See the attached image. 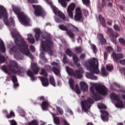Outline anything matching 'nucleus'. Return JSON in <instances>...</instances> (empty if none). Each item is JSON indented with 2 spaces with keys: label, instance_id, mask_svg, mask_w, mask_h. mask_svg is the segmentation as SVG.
<instances>
[{
  "label": "nucleus",
  "instance_id": "nucleus-1",
  "mask_svg": "<svg viewBox=\"0 0 125 125\" xmlns=\"http://www.w3.org/2000/svg\"><path fill=\"white\" fill-rule=\"evenodd\" d=\"M11 34L13 38L15 39V42L16 44V47H14L13 48H11L9 50L10 53L11 54L12 52H15V58L16 59H19V58L17 57L16 54L21 52L24 55L28 56L31 59H34V56H32V54L30 52L29 48H28V45L25 42L24 39L21 37V40L18 39L20 38V35L16 29H10Z\"/></svg>",
  "mask_w": 125,
  "mask_h": 125
},
{
  "label": "nucleus",
  "instance_id": "nucleus-2",
  "mask_svg": "<svg viewBox=\"0 0 125 125\" xmlns=\"http://www.w3.org/2000/svg\"><path fill=\"white\" fill-rule=\"evenodd\" d=\"M91 85L90 87V95L95 101L100 100L99 96L97 95V92L102 95H106L108 89L104 85L101 84H96L94 83H90Z\"/></svg>",
  "mask_w": 125,
  "mask_h": 125
},
{
  "label": "nucleus",
  "instance_id": "nucleus-3",
  "mask_svg": "<svg viewBox=\"0 0 125 125\" xmlns=\"http://www.w3.org/2000/svg\"><path fill=\"white\" fill-rule=\"evenodd\" d=\"M13 10L15 14L17 15L18 18L21 24L24 26H31V20L27 17L24 13L20 11V9L14 6H12Z\"/></svg>",
  "mask_w": 125,
  "mask_h": 125
},
{
  "label": "nucleus",
  "instance_id": "nucleus-4",
  "mask_svg": "<svg viewBox=\"0 0 125 125\" xmlns=\"http://www.w3.org/2000/svg\"><path fill=\"white\" fill-rule=\"evenodd\" d=\"M46 2H47V4H49V5H50L51 8L52 9V10L55 14V15H58V16L61 19H59L58 18H55V20L57 23H61L63 21H69V18H66L65 16V15L62 13L61 11L58 10V9L56 8L55 6H54L52 4V2L50 0H44Z\"/></svg>",
  "mask_w": 125,
  "mask_h": 125
},
{
  "label": "nucleus",
  "instance_id": "nucleus-5",
  "mask_svg": "<svg viewBox=\"0 0 125 125\" xmlns=\"http://www.w3.org/2000/svg\"><path fill=\"white\" fill-rule=\"evenodd\" d=\"M84 65L87 70H89L93 74H99L100 73L98 68V60L95 58H93L92 60H89L87 62H85Z\"/></svg>",
  "mask_w": 125,
  "mask_h": 125
},
{
  "label": "nucleus",
  "instance_id": "nucleus-6",
  "mask_svg": "<svg viewBox=\"0 0 125 125\" xmlns=\"http://www.w3.org/2000/svg\"><path fill=\"white\" fill-rule=\"evenodd\" d=\"M52 47H53V43L51 41V38L43 39L41 44V48L43 51L48 52L50 55H54L56 52L52 50Z\"/></svg>",
  "mask_w": 125,
  "mask_h": 125
},
{
  "label": "nucleus",
  "instance_id": "nucleus-7",
  "mask_svg": "<svg viewBox=\"0 0 125 125\" xmlns=\"http://www.w3.org/2000/svg\"><path fill=\"white\" fill-rule=\"evenodd\" d=\"M1 69L5 73L11 72L13 74H18L19 75L21 73V67L18 66V63L14 61H10L8 68L6 66L3 65Z\"/></svg>",
  "mask_w": 125,
  "mask_h": 125
},
{
  "label": "nucleus",
  "instance_id": "nucleus-8",
  "mask_svg": "<svg viewBox=\"0 0 125 125\" xmlns=\"http://www.w3.org/2000/svg\"><path fill=\"white\" fill-rule=\"evenodd\" d=\"M4 17V22L6 26L11 27L14 26V21L12 18H11L9 21H6L7 19V12L6 9L3 6L0 5V19Z\"/></svg>",
  "mask_w": 125,
  "mask_h": 125
},
{
  "label": "nucleus",
  "instance_id": "nucleus-9",
  "mask_svg": "<svg viewBox=\"0 0 125 125\" xmlns=\"http://www.w3.org/2000/svg\"><path fill=\"white\" fill-rule=\"evenodd\" d=\"M66 71L69 76H74L75 78H77V79H81V78L83 77V68H80V70H76L74 73L73 69L66 66Z\"/></svg>",
  "mask_w": 125,
  "mask_h": 125
},
{
  "label": "nucleus",
  "instance_id": "nucleus-10",
  "mask_svg": "<svg viewBox=\"0 0 125 125\" xmlns=\"http://www.w3.org/2000/svg\"><path fill=\"white\" fill-rule=\"evenodd\" d=\"M122 97L125 100V95H123ZM110 98L111 100H115L117 103L115 104V107L117 108H125V103L123 104L122 101L120 99L119 96L117 95L115 93H112L110 95Z\"/></svg>",
  "mask_w": 125,
  "mask_h": 125
},
{
  "label": "nucleus",
  "instance_id": "nucleus-11",
  "mask_svg": "<svg viewBox=\"0 0 125 125\" xmlns=\"http://www.w3.org/2000/svg\"><path fill=\"white\" fill-rule=\"evenodd\" d=\"M65 52L66 54L70 57H72V56L73 61L77 67H80V66H81V64L79 63L80 60L76 54L73 53L70 49H67Z\"/></svg>",
  "mask_w": 125,
  "mask_h": 125
},
{
  "label": "nucleus",
  "instance_id": "nucleus-12",
  "mask_svg": "<svg viewBox=\"0 0 125 125\" xmlns=\"http://www.w3.org/2000/svg\"><path fill=\"white\" fill-rule=\"evenodd\" d=\"M41 71H42L40 74L45 76L44 77H40V80L42 83V85L43 86H48V84H49V83H48V80L46 78V77H47V72H46L45 69L43 68H42Z\"/></svg>",
  "mask_w": 125,
  "mask_h": 125
},
{
  "label": "nucleus",
  "instance_id": "nucleus-13",
  "mask_svg": "<svg viewBox=\"0 0 125 125\" xmlns=\"http://www.w3.org/2000/svg\"><path fill=\"white\" fill-rule=\"evenodd\" d=\"M93 104V100L89 98L86 101L82 102V110L84 112H87V110L90 108V104Z\"/></svg>",
  "mask_w": 125,
  "mask_h": 125
},
{
  "label": "nucleus",
  "instance_id": "nucleus-14",
  "mask_svg": "<svg viewBox=\"0 0 125 125\" xmlns=\"http://www.w3.org/2000/svg\"><path fill=\"white\" fill-rule=\"evenodd\" d=\"M33 8L35 9L34 14L36 16H42L43 17L46 13L42 10V8L40 5H32Z\"/></svg>",
  "mask_w": 125,
  "mask_h": 125
},
{
  "label": "nucleus",
  "instance_id": "nucleus-15",
  "mask_svg": "<svg viewBox=\"0 0 125 125\" xmlns=\"http://www.w3.org/2000/svg\"><path fill=\"white\" fill-rule=\"evenodd\" d=\"M83 19V13L81 8H76L75 9V14L74 15V20L75 21H80Z\"/></svg>",
  "mask_w": 125,
  "mask_h": 125
},
{
  "label": "nucleus",
  "instance_id": "nucleus-16",
  "mask_svg": "<svg viewBox=\"0 0 125 125\" xmlns=\"http://www.w3.org/2000/svg\"><path fill=\"white\" fill-rule=\"evenodd\" d=\"M69 85L73 90H75L77 94H81V89L79 88V85L76 84L75 86H74V80L72 79H69Z\"/></svg>",
  "mask_w": 125,
  "mask_h": 125
},
{
  "label": "nucleus",
  "instance_id": "nucleus-17",
  "mask_svg": "<svg viewBox=\"0 0 125 125\" xmlns=\"http://www.w3.org/2000/svg\"><path fill=\"white\" fill-rule=\"evenodd\" d=\"M75 7H76V5L74 3H71L67 7V13L68 16L71 19H74L73 11H74Z\"/></svg>",
  "mask_w": 125,
  "mask_h": 125
},
{
  "label": "nucleus",
  "instance_id": "nucleus-18",
  "mask_svg": "<svg viewBox=\"0 0 125 125\" xmlns=\"http://www.w3.org/2000/svg\"><path fill=\"white\" fill-rule=\"evenodd\" d=\"M52 66H53V71L55 75H59L60 74V65L59 63L56 62H53L51 63Z\"/></svg>",
  "mask_w": 125,
  "mask_h": 125
},
{
  "label": "nucleus",
  "instance_id": "nucleus-19",
  "mask_svg": "<svg viewBox=\"0 0 125 125\" xmlns=\"http://www.w3.org/2000/svg\"><path fill=\"white\" fill-rule=\"evenodd\" d=\"M111 57L113 59L114 62L118 63L120 59L124 58V55L121 54H117L113 52L111 55Z\"/></svg>",
  "mask_w": 125,
  "mask_h": 125
},
{
  "label": "nucleus",
  "instance_id": "nucleus-20",
  "mask_svg": "<svg viewBox=\"0 0 125 125\" xmlns=\"http://www.w3.org/2000/svg\"><path fill=\"white\" fill-rule=\"evenodd\" d=\"M101 113H102L101 119L104 122H107L108 121V117H109V114L106 110H101Z\"/></svg>",
  "mask_w": 125,
  "mask_h": 125
},
{
  "label": "nucleus",
  "instance_id": "nucleus-21",
  "mask_svg": "<svg viewBox=\"0 0 125 125\" xmlns=\"http://www.w3.org/2000/svg\"><path fill=\"white\" fill-rule=\"evenodd\" d=\"M80 85L81 90H83V91H87L88 89V86L86 83L84 82H82L80 83Z\"/></svg>",
  "mask_w": 125,
  "mask_h": 125
},
{
  "label": "nucleus",
  "instance_id": "nucleus-22",
  "mask_svg": "<svg viewBox=\"0 0 125 125\" xmlns=\"http://www.w3.org/2000/svg\"><path fill=\"white\" fill-rule=\"evenodd\" d=\"M34 31L36 33L35 39L36 41H39V40H40V36L42 34L41 30L39 28H35Z\"/></svg>",
  "mask_w": 125,
  "mask_h": 125
},
{
  "label": "nucleus",
  "instance_id": "nucleus-23",
  "mask_svg": "<svg viewBox=\"0 0 125 125\" xmlns=\"http://www.w3.org/2000/svg\"><path fill=\"white\" fill-rule=\"evenodd\" d=\"M98 40H99L100 42L102 44H104V43H106V40L103 37V35L102 34H99L98 35Z\"/></svg>",
  "mask_w": 125,
  "mask_h": 125
},
{
  "label": "nucleus",
  "instance_id": "nucleus-24",
  "mask_svg": "<svg viewBox=\"0 0 125 125\" xmlns=\"http://www.w3.org/2000/svg\"><path fill=\"white\" fill-rule=\"evenodd\" d=\"M48 106H49V104L47 101H44L42 103V104L41 105V107L44 111H45V110H47V108H48Z\"/></svg>",
  "mask_w": 125,
  "mask_h": 125
},
{
  "label": "nucleus",
  "instance_id": "nucleus-25",
  "mask_svg": "<svg viewBox=\"0 0 125 125\" xmlns=\"http://www.w3.org/2000/svg\"><path fill=\"white\" fill-rule=\"evenodd\" d=\"M31 67L33 71L34 74H38L39 73V70H40V68L39 67L37 66L36 64L32 63L31 64Z\"/></svg>",
  "mask_w": 125,
  "mask_h": 125
},
{
  "label": "nucleus",
  "instance_id": "nucleus-26",
  "mask_svg": "<svg viewBox=\"0 0 125 125\" xmlns=\"http://www.w3.org/2000/svg\"><path fill=\"white\" fill-rule=\"evenodd\" d=\"M26 74L28 77H30L31 78L32 81H35L37 80V78L35 77H34V73L31 71V70H29L26 72Z\"/></svg>",
  "mask_w": 125,
  "mask_h": 125
},
{
  "label": "nucleus",
  "instance_id": "nucleus-27",
  "mask_svg": "<svg viewBox=\"0 0 125 125\" xmlns=\"http://www.w3.org/2000/svg\"><path fill=\"white\" fill-rule=\"evenodd\" d=\"M86 77L87 79H90L91 80H97V77L96 76H94L93 74L88 72L86 73Z\"/></svg>",
  "mask_w": 125,
  "mask_h": 125
},
{
  "label": "nucleus",
  "instance_id": "nucleus-28",
  "mask_svg": "<svg viewBox=\"0 0 125 125\" xmlns=\"http://www.w3.org/2000/svg\"><path fill=\"white\" fill-rule=\"evenodd\" d=\"M52 115L53 117V121L55 125H59L60 123V120H59V118L55 117V114L52 113Z\"/></svg>",
  "mask_w": 125,
  "mask_h": 125
},
{
  "label": "nucleus",
  "instance_id": "nucleus-29",
  "mask_svg": "<svg viewBox=\"0 0 125 125\" xmlns=\"http://www.w3.org/2000/svg\"><path fill=\"white\" fill-rule=\"evenodd\" d=\"M12 80L13 83H14V87L15 88H16L17 86H18L19 85L18 83H17V78H16V76H13L12 77Z\"/></svg>",
  "mask_w": 125,
  "mask_h": 125
},
{
  "label": "nucleus",
  "instance_id": "nucleus-30",
  "mask_svg": "<svg viewBox=\"0 0 125 125\" xmlns=\"http://www.w3.org/2000/svg\"><path fill=\"white\" fill-rule=\"evenodd\" d=\"M58 1L59 3H61L62 7H66L67 3H66V1H70V0H58Z\"/></svg>",
  "mask_w": 125,
  "mask_h": 125
},
{
  "label": "nucleus",
  "instance_id": "nucleus-31",
  "mask_svg": "<svg viewBox=\"0 0 125 125\" xmlns=\"http://www.w3.org/2000/svg\"><path fill=\"white\" fill-rule=\"evenodd\" d=\"M66 35L69 37V38H71V39H73V38H75V34L73 33V32L71 31L70 30H68L66 32Z\"/></svg>",
  "mask_w": 125,
  "mask_h": 125
},
{
  "label": "nucleus",
  "instance_id": "nucleus-32",
  "mask_svg": "<svg viewBox=\"0 0 125 125\" xmlns=\"http://www.w3.org/2000/svg\"><path fill=\"white\" fill-rule=\"evenodd\" d=\"M0 50L2 51V52H5V48H4V44H3V42L0 40Z\"/></svg>",
  "mask_w": 125,
  "mask_h": 125
},
{
  "label": "nucleus",
  "instance_id": "nucleus-33",
  "mask_svg": "<svg viewBox=\"0 0 125 125\" xmlns=\"http://www.w3.org/2000/svg\"><path fill=\"white\" fill-rule=\"evenodd\" d=\"M49 83L50 84L53 85V86H55V80H54V78H53V76H51L49 78Z\"/></svg>",
  "mask_w": 125,
  "mask_h": 125
},
{
  "label": "nucleus",
  "instance_id": "nucleus-34",
  "mask_svg": "<svg viewBox=\"0 0 125 125\" xmlns=\"http://www.w3.org/2000/svg\"><path fill=\"white\" fill-rule=\"evenodd\" d=\"M59 28L60 29V30H62V31H67L68 30V28H67V26L63 25V24H60L59 25Z\"/></svg>",
  "mask_w": 125,
  "mask_h": 125
},
{
  "label": "nucleus",
  "instance_id": "nucleus-35",
  "mask_svg": "<svg viewBox=\"0 0 125 125\" xmlns=\"http://www.w3.org/2000/svg\"><path fill=\"white\" fill-rule=\"evenodd\" d=\"M99 18L100 21L102 22L103 26L105 27V26H106V24L105 23V20H104V18H103V17L101 15H99Z\"/></svg>",
  "mask_w": 125,
  "mask_h": 125
},
{
  "label": "nucleus",
  "instance_id": "nucleus-36",
  "mask_svg": "<svg viewBox=\"0 0 125 125\" xmlns=\"http://www.w3.org/2000/svg\"><path fill=\"white\" fill-rule=\"evenodd\" d=\"M68 27L70 28L71 29H72V30H74V31H75V32H79V28L78 27L72 25L71 24H69L68 25Z\"/></svg>",
  "mask_w": 125,
  "mask_h": 125
},
{
  "label": "nucleus",
  "instance_id": "nucleus-37",
  "mask_svg": "<svg viewBox=\"0 0 125 125\" xmlns=\"http://www.w3.org/2000/svg\"><path fill=\"white\" fill-rule=\"evenodd\" d=\"M75 52L76 53H81L82 52V50H83V49L82 48V47L79 46L76 47L74 48Z\"/></svg>",
  "mask_w": 125,
  "mask_h": 125
},
{
  "label": "nucleus",
  "instance_id": "nucleus-38",
  "mask_svg": "<svg viewBox=\"0 0 125 125\" xmlns=\"http://www.w3.org/2000/svg\"><path fill=\"white\" fill-rule=\"evenodd\" d=\"M102 75H103L104 77H106V76H108V72H107V71H106L104 68H102Z\"/></svg>",
  "mask_w": 125,
  "mask_h": 125
},
{
  "label": "nucleus",
  "instance_id": "nucleus-39",
  "mask_svg": "<svg viewBox=\"0 0 125 125\" xmlns=\"http://www.w3.org/2000/svg\"><path fill=\"white\" fill-rule=\"evenodd\" d=\"M91 48L93 49V51L94 53H96L97 52V48H96V46L94 44H90Z\"/></svg>",
  "mask_w": 125,
  "mask_h": 125
},
{
  "label": "nucleus",
  "instance_id": "nucleus-40",
  "mask_svg": "<svg viewBox=\"0 0 125 125\" xmlns=\"http://www.w3.org/2000/svg\"><path fill=\"white\" fill-rule=\"evenodd\" d=\"M98 107L99 109H106L107 108V106L103 104H98Z\"/></svg>",
  "mask_w": 125,
  "mask_h": 125
},
{
  "label": "nucleus",
  "instance_id": "nucleus-41",
  "mask_svg": "<svg viewBox=\"0 0 125 125\" xmlns=\"http://www.w3.org/2000/svg\"><path fill=\"white\" fill-rule=\"evenodd\" d=\"M57 110L60 114L61 115H62L63 111V110H62V108H61L59 106H56Z\"/></svg>",
  "mask_w": 125,
  "mask_h": 125
},
{
  "label": "nucleus",
  "instance_id": "nucleus-42",
  "mask_svg": "<svg viewBox=\"0 0 125 125\" xmlns=\"http://www.w3.org/2000/svg\"><path fill=\"white\" fill-rule=\"evenodd\" d=\"M27 40L28 41V42H29L30 43H31V44L35 43V39H34V38H27Z\"/></svg>",
  "mask_w": 125,
  "mask_h": 125
},
{
  "label": "nucleus",
  "instance_id": "nucleus-43",
  "mask_svg": "<svg viewBox=\"0 0 125 125\" xmlns=\"http://www.w3.org/2000/svg\"><path fill=\"white\" fill-rule=\"evenodd\" d=\"M28 125H39L38 122L36 120H33L31 122L29 123Z\"/></svg>",
  "mask_w": 125,
  "mask_h": 125
},
{
  "label": "nucleus",
  "instance_id": "nucleus-44",
  "mask_svg": "<svg viewBox=\"0 0 125 125\" xmlns=\"http://www.w3.org/2000/svg\"><path fill=\"white\" fill-rule=\"evenodd\" d=\"M12 117H15V115L14 114V112L11 111L10 113V115H7V118H8V119H9L10 118H12Z\"/></svg>",
  "mask_w": 125,
  "mask_h": 125
},
{
  "label": "nucleus",
  "instance_id": "nucleus-45",
  "mask_svg": "<svg viewBox=\"0 0 125 125\" xmlns=\"http://www.w3.org/2000/svg\"><path fill=\"white\" fill-rule=\"evenodd\" d=\"M82 1L85 5H88L90 3L89 0H82Z\"/></svg>",
  "mask_w": 125,
  "mask_h": 125
},
{
  "label": "nucleus",
  "instance_id": "nucleus-46",
  "mask_svg": "<svg viewBox=\"0 0 125 125\" xmlns=\"http://www.w3.org/2000/svg\"><path fill=\"white\" fill-rule=\"evenodd\" d=\"M119 42H120V43H122V44H123V45H125V39H123V38H120L119 39Z\"/></svg>",
  "mask_w": 125,
  "mask_h": 125
},
{
  "label": "nucleus",
  "instance_id": "nucleus-47",
  "mask_svg": "<svg viewBox=\"0 0 125 125\" xmlns=\"http://www.w3.org/2000/svg\"><path fill=\"white\" fill-rule=\"evenodd\" d=\"M106 69L107 71H112L113 70V66L112 65H106Z\"/></svg>",
  "mask_w": 125,
  "mask_h": 125
},
{
  "label": "nucleus",
  "instance_id": "nucleus-48",
  "mask_svg": "<svg viewBox=\"0 0 125 125\" xmlns=\"http://www.w3.org/2000/svg\"><path fill=\"white\" fill-rule=\"evenodd\" d=\"M27 1L29 3H38L39 2L38 0H27Z\"/></svg>",
  "mask_w": 125,
  "mask_h": 125
},
{
  "label": "nucleus",
  "instance_id": "nucleus-49",
  "mask_svg": "<svg viewBox=\"0 0 125 125\" xmlns=\"http://www.w3.org/2000/svg\"><path fill=\"white\" fill-rule=\"evenodd\" d=\"M5 61V58L4 56H0V63H3Z\"/></svg>",
  "mask_w": 125,
  "mask_h": 125
},
{
  "label": "nucleus",
  "instance_id": "nucleus-50",
  "mask_svg": "<svg viewBox=\"0 0 125 125\" xmlns=\"http://www.w3.org/2000/svg\"><path fill=\"white\" fill-rule=\"evenodd\" d=\"M113 28L114 29L116 30V31H120V27L119 26V25H117V24H115L113 26Z\"/></svg>",
  "mask_w": 125,
  "mask_h": 125
},
{
  "label": "nucleus",
  "instance_id": "nucleus-51",
  "mask_svg": "<svg viewBox=\"0 0 125 125\" xmlns=\"http://www.w3.org/2000/svg\"><path fill=\"white\" fill-rule=\"evenodd\" d=\"M107 31L108 32V33H110V34H111V35H113L114 32H113V29H112L111 28H108L107 29Z\"/></svg>",
  "mask_w": 125,
  "mask_h": 125
},
{
  "label": "nucleus",
  "instance_id": "nucleus-52",
  "mask_svg": "<svg viewBox=\"0 0 125 125\" xmlns=\"http://www.w3.org/2000/svg\"><path fill=\"white\" fill-rule=\"evenodd\" d=\"M10 123L11 125H16V122L14 120L10 121Z\"/></svg>",
  "mask_w": 125,
  "mask_h": 125
},
{
  "label": "nucleus",
  "instance_id": "nucleus-53",
  "mask_svg": "<svg viewBox=\"0 0 125 125\" xmlns=\"http://www.w3.org/2000/svg\"><path fill=\"white\" fill-rule=\"evenodd\" d=\"M106 50L109 51V52H111L113 50V49L112 48V47L108 46L106 47Z\"/></svg>",
  "mask_w": 125,
  "mask_h": 125
},
{
  "label": "nucleus",
  "instance_id": "nucleus-54",
  "mask_svg": "<svg viewBox=\"0 0 125 125\" xmlns=\"http://www.w3.org/2000/svg\"><path fill=\"white\" fill-rule=\"evenodd\" d=\"M63 63H67V56L66 55L63 56Z\"/></svg>",
  "mask_w": 125,
  "mask_h": 125
},
{
  "label": "nucleus",
  "instance_id": "nucleus-55",
  "mask_svg": "<svg viewBox=\"0 0 125 125\" xmlns=\"http://www.w3.org/2000/svg\"><path fill=\"white\" fill-rule=\"evenodd\" d=\"M41 59H44V54L41 53L40 55Z\"/></svg>",
  "mask_w": 125,
  "mask_h": 125
},
{
  "label": "nucleus",
  "instance_id": "nucleus-56",
  "mask_svg": "<svg viewBox=\"0 0 125 125\" xmlns=\"http://www.w3.org/2000/svg\"><path fill=\"white\" fill-rule=\"evenodd\" d=\"M30 49L32 52H35V47L34 46H30Z\"/></svg>",
  "mask_w": 125,
  "mask_h": 125
},
{
  "label": "nucleus",
  "instance_id": "nucleus-57",
  "mask_svg": "<svg viewBox=\"0 0 125 125\" xmlns=\"http://www.w3.org/2000/svg\"><path fill=\"white\" fill-rule=\"evenodd\" d=\"M66 112H67V113H69L70 115H73V111H72V110H71V109H70L69 108L66 109Z\"/></svg>",
  "mask_w": 125,
  "mask_h": 125
},
{
  "label": "nucleus",
  "instance_id": "nucleus-58",
  "mask_svg": "<svg viewBox=\"0 0 125 125\" xmlns=\"http://www.w3.org/2000/svg\"><path fill=\"white\" fill-rule=\"evenodd\" d=\"M45 68L48 70V71H50L51 70V66L50 65H47L45 66Z\"/></svg>",
  "mask_w": 125,
  "mask_h": 125
},
{
  "label": "nucleus",
  "instance_id": "nucleus-59",
  "mask_svg": "<svg viewBox=\"0 0 125 125\" xmlns=\"http://www.w3.org/2000/svg\"><path fill=\"white\" fill-rule=\"evenodd\" d=\"M119 62L121 65H125V60H122L119 61Z\"/></svg>",
  "mask_w": 125,
  "mask_h": 125
},
{
  "label": "nucleus",
  "instance_id": "nucleus-60",
  "mask_svg": "<svg viewBox=\"0 0 125 125\" xmlns=\"http://www.w3.org/2000/svg\"><path fill=\"white\" fill-rule=\"evenodd\" d=\"M85 58V54H82L80 56V59H84Z\"/></svg>",
  "mask_w": 125,
  "mask_h": 125
},
{
  "label": "nucleus",
  "instance_id": "nucleus-61",
  "mask_svg": "<svg viewBox=\"0 0 125 125\" xmlns=\"http://www.w3.org/2000/svg\"><path fill=\"white\" fill-rule=\"evenodd\" d=\"M108 57V53L105 52L104 53V59H107V58Z\"/></svg>",
  "mask_w": 125,
  "mask_h": 125
},
{
  "label": "nucleus",
  "instance_id": "nucleus-62",
  "mask_svg": "<svg viewBox=\"0 0 125 125\" xmlns=\"http://www.w3.org/2000/svg\"><path fill=\"white\" fill-rule=\"evenodd\" d=\"M63 122H64V125H69L68 122H67V121H66L65 120H63Z\"/></svg>",
  "mask_w": 125,
  "mask_h": 125
},
{
  "label": "nucleus",
  "instance_id": "nucleus-63",
  "mask_svg": "<svg viewBox=\"0 0 125 125\" xmlns=\"http://www.w3.org/2000/svg\"><path fill=\"white\" fill-rule=\"evenodd\" d=\"M120 72H121V73H125V68H122L121 69H120Z\"/></svg>",
  "mask_w": 125,
  "mask_h": 125
},
{
  "label": "nucleus",
  "instance_id": "nucleus-64",
  "mask_svg": "<svg viewBox=\"0 0 125 125\" xmlns=\"http://www.w3.org/2000/svg\"><path fill=\"white\" fill-rule=\"evenodd\" d=\"M45 122H44L43 121H40V125H45Z\"/></svg>",
  "mask_w": 125,
  "mask_h": 125
}]
</instances>
